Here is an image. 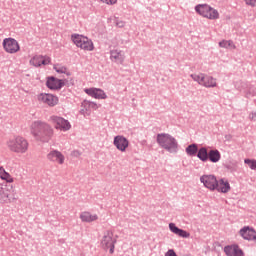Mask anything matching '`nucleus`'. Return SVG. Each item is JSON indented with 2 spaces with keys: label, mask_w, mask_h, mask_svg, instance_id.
Wrapping results in <instances>:
<instances>
[{
  "label": "nucleus",
  "mask_w": 256,
  "mask_h": 256,
  "mask_svg": "<svg viewBox=\"0 0 256 256\" xmlns=\"http://www.w3.org/2000/svg\"><path fill=\"white\" fill-rule=\"evenodd\" d=\"M246 95L247 97H256V88H249Z\"/></svg>",
  "instance_id": "obj_31"
},
{
  "label": "nucleus",
  "mask_w": 256,
  "mask_h": 256,
  "mask_svg": "<svg viewBox=\"0 0 256 256\" xmlns=\"http://www.w3.org/2000/svg\"><path fill=\"white\" fill-rule=\"evenodd\" d=\"M116 27H125V22L121 20H116Z\"/></svg>",
  "instance_id": "obj_34"
},
{
  "label": "nucleus",
  "mask_w": 256,
  "mask_h": 256,
  "mask_svg": "<svg viewBox=\"0 0 256 256\" xmlns=\"http://www.w3.org/2000/svg\"><path fill=\"white\" fill-rule=\"evenodd\" d=\"M79 219L82 223H95V221H99V215L90 211H83L80 213Z\"/></svg>",
  "instance_id": "obj_13"
},
{
  "label": "nucleus",
  "mask_w": 256,
  "mask_h": 256,
  "mask_svg": "<svg viewBox=\"0 0 256 256\" xmlns=\"http://www.w3.org/2000/svg\"><path fill=\"white\" fill-rule=\"evenodd\" d=\"M249 117L252 121H256V112L250 113Z\"/></svg>",
  "instance_id": "obj_35"
},
{
  "label": "nucleus",
  "mask_w": 256,
  "mask_h": 256,
  "mask_svg": "<svg viewBox=\"0 0 256 256\" xmlns=\"http://www.w3.org/2000/svg\"><path fill=\"white\" fill-rule=\"evenodd\" d=\"M72 41L76 47H79V49H82V51H93L95 49V46L93 45V41L91 39L79 35V34H74L72 35Z\"/></svg>",
  "instance_id": "obj_5"
},
{
  "label": "nucleus",
  "mask_w": 256,
  "mask_h": 256,
  "mask_svg": "<svg viewBox=\"0 0 256 256\" xmlns=\"http://www.w3.org/2000/svg\"><path fill=\"white\" fill-rule=\"evenodd\" d=\"M191 78L202 87H217V80L213 76H207L203 73L191 74Z\"/></svg>",
  "instance_id": "obj_8"
},
{
  "label": "nucleus",
  "mask_w": 256,
  "mask_h": 256,
  "mask_svg": "<svg viewBox=\"0 0 256 256\" xmlns=\"http://www.w3.org/2000/svg\"><path fill=\"white\" fill-rule=\"evenodd\" d=\"M29 129L30 135H32L35 141H38L39 143H49L55 135V129H53V126L41 120L32 122Z\"/></svg>",
  "instance_id": "obj_1"
},
{
  "label": "nucleus",
  "mask_w": 256,
  "mask_h": 256,
  "mask_svg": "<svg viewBox=\"0 0 256 256\" xmlns=\"http://www.w3.org/2000/svg\"><path fill=\"white\" fill-rule=\"evenodd\" d=\"M215 191H218V193H229L231 191V185L228 181L220 179L217 182Z\"/></svg>",
  "instance_id": "obj_20"
},
{
  "label": "nucleus",
  "mask_w": 256,
  "mask_h": 256,
  "mask_svg": "<svg viewBox=\"0 0 256 256\" xmlns=\"http://www.w3.org/2000/svg\"><path fill=\"white\" fill-rule=\"evenodd\" d=\"M51 63V58L49 56H34L30 60V65L33 67H41V65H49Z\"/></svg>",
  "instance_id": "obj_17"
},
{
  "label": "nucleus",
  "mask_w": 256,
  "mask_h": 256,
  "mask_svg": "<svg viewBox=\"0 0 256 256\" xmlns=\"http://www.w3.org/2000/svg\"><path fill=\"white\" fill-rule=\"evenodd\" d=\"M217 177L212 174H205L200 177V183L204 185L209 191H215L217 189Z\"/></svg>",
  "instance_id": "obj_10"
},
{
  "label": "nucleus",
  "mask_w": 256,
  "mask_h": 256,
  "mask_svg": "<svg viewBox=\"0 0 256 256\" xmlns=\"http://www.w3.org/2000/svg\"><path fill=\"white\" fill-rule=\"evenodd\" d=\"M102 3H106V5H115L117 0H100Z\"/></svg>",
  "instance_id": "obj_32"
},
{
  "label": "nucleus",
  "mask_w": 256,
  "mask_h": 256,
  "mask_svg": "<svg viewBox=\"0 0 256 256\" xmlns=\"http://www.w3.org/2000/svg\"><path fill=\"white\" fill-rule=\"evenodd\" d=\"M115 243H117V240L113 238V232L111 231L105 232L100 241L102 249L109 251L110 255L115 253Z\"/></svg>",
  "instance_id": "obj_6"
},
{
  "label": "nucleus",
  "mask_w": 256,
  "mask_h": 256,
  "mask_svg": "<svg viewBox=\"0 0 256 256\" xmlns=\"http://www.w3.org/2000/svg\"><path fill=\"white\" fill-rule=\"evenodd\" d=\"M224 253L226 256H243V250L240 249L239 245L232 244L224 247Z\"/></svg>",
  "instance_id": "obj_16"
},
{
  "label": "nucleus",
  "mask_w": 256,
  "mask_h": 256,
  "mask_svg": "<svg viewBox=\"0 0 256 256\" xmlns=\"http://www.w3.org/2000/svg\"><path fill=\"white\" fill-rule=\"evenodd\" d=\"M114 146L118 151L125 153L129 147V140L124 136L118 135L114 138Z\"/></svg>",
  "instance_id": "obj_12"
},
{
  "label": "nucleus",
  "mask_w": 256,
  "mask_h": 256,
  "mask_svg": "<svg viewBox=\"0 0 256 256\" xmlns=\"http://www.w3.org/2000/svg\"><path fill=\"white\" fill-rule=\"evenodd\" d=\"M219 47L223 49H235V44L231 40H222L219 42Z\"/></svg>",
  "instance_id": "obj_27"
},
{
  "label": "nucleus",
  "mask_w": 256,
  "mask_h": 256,
  "mask_svg": "<svg viewBox=\"0 0 256 256\" xmlns=\"http://www.w3.org/2000/svg\"><path fill=\"white\" fill-rule=\"evenodd\" d=\"M47 159L53 163H57L58 165H63L65 163V156L57 150L51 151L47 155Z\"/></svg>",
  "instance_id": "obj_15"
},
{
  "label": "nucleus",
  "mask_w": 256,
  "mask_h": 256,
  "mask_svg": "<svg viewBox=\"0 0 256 256\" xmlns=\"http://www.w3.org/2000/svg\"><path fill=\"white\" fill-rule=\"evenodd\" d=\"M50 121L58 131H69L71 129V123L63 117L53 115L50 117Z\"/></svg>",
  "instance_id": "obj_9"
},
{
  "label": "nucleus",
  "mask_w": 256,
  "mask_h": 256,
  "mask_svg": "<svg viewBox=\"0 0 256 256\" xmlns=\"http://www.w3.org/2000/svg\"><path fill=\"white\" fill-rule=\"evenodd\" d=\"M208 159L211 163H219L221 161V152L219 150H210L208 152Z\"/></svg>",
  "instance_id": "obj_25"
},
{
  "label": "nucleus",
  "mask_w": 256,
  "mask_h": 256,
  "mask_svg": "<svg viewBox=\"0 0 256 256\" xmlns=\"http://www.w3.org/2000/svg\"><path fill=\"white\" fill-rule=\"evenodd\" d=\"M54 69L56 73H65L66 75H71V73L67 72V68L64 66L55 65Z\"/></svg>",
  "instance_id": "obj_30"
},
{
  "label": "nucleus",
  "mask_w": 256,
  "mask_h": 256,
  "mask_svg": "<svg viewBox=\"0 0 256 256\" xmlns=\"http://www.w3.org/2000/svg\"><path fill=\"white\" fill-rule=\"evenodd\" d=\"M246 5H250V7H256V0H244Z\"/></svg>",
  "instance_id": "obj_33"
},
{
  "label": "nucleus",
  "mask_w": 256,
  "mask_h": 256,
  "mask_svg": "<svg viewBox=\"0 0 256 256\" xmlns=\"http://www.w3.org/2000/svg\"><path fill=\"white\" fill-rule=\"evenodd\" d=\"M84 91L90 97H105V91L99 88H86Z\"/></svg>",
  "instance_id": "obj_22"
},
{
  "label": "nucleus",
  "mask_w": 256,
  "mask_h": 256,
  "mask_svg": "<svg viewBox=\"0 0 256 256\" xmlns=\"http://www.w3.org/2000/svg\"><path fill=\"white\" fill-rule=\"evenodd\" d=\"M46 85L49 89L58 91V89H61V87H63V85H65V82L63 80L57 79L55 77H51L47 80Z\"/></svg>",
  "instance_id": "obj_18"
},
{
  "label": "nucleus",
  "mask_w": 256,
  "mask_h": 256,
  "mask_svg": "<svg viewBox=\"0 0 256 256\" xmlns=\"http://www.w3.org/2000/svg\"><path fill=\"white\" fill-rule=\"evenodd\" d=\"M0 179H2V181H5L6 183L15 182V179L13 178V176H11V174L5 171V168H3V166H0Z\"/></svg>",
  "instance_id": "obj_24"
},
{
  "label": "nucleus",
  "mask_w": 256,
  "mask_h": 256,
  "mask_svg": "<svg viewBox=\"0 0 256 256\" xmlns=\"http://www.w3.org/2000/svg\"><path fill=\"white\" fill-rule=\"evenodd\" d=\"M3 48L6 51V53H18L20 51L21 47L19 46V42L15 40L14 38H6L3 40Z\"/></svg>",
  "instance_id": "obj_11"
},
{
  "label": "nucleus",
  "mask_w": 256,
  "mask_h": 256,
  "mask_svg": "<svg viewBox=\"0 0 256 256\" xmlns=\"http://www.w3.org/2000/svg\"><path fill=\"white\" fill-rule=\"evenodd\" d=\"M196 13L206 17V19H219V12L207 4H199L195 7Z\"/></svg>",
  "instance_id": "obj_7"
},
{
  "label": "nucleus",
  "mask_w": 256,
  "mask_h": 256,
  "mask_svg": "<svg viewBox=\"0 0 256 256\" xmlns=\"http://www.w3.org/2000/svg\"><path fill=\"white\" fill-rule=\"evenodd\" d=\"M197 157L198 159H200V161H203L204 163L209 161V152H207V148H200L198 150Z\"/></svg>",
  "instance_id": "obj_26"
},
{
  "label": "nucleus",
  "mask_w": 256,
  "mask_h": 256,
  "mask_svg": "<svg viewBox=\"0 0 256 256\" xmlns=\"http://www.w3.org/2000/svg\"><path fill=\"white\" fill-rule=\"evenodd\" d=\"M156 141L158 145L162 147V149H165L169 153H175V151H177V147H179L177 139L167 133L158 134L156 137Z\"/></svg>",
  "instance_id": "obj_3"
},
{
  "label": "nucleus",
  "mask_w": 256,
  "mask_h": 256,
  "mask_svg": "<svg viewBox=\"0 0 256 256\" xmlns=\"http://www.w3.org/2000/svg\"><path fill=\"white\" fill-rule=\"evenodd\" d=\"M17 198L15 197V188L9 183H0V204L13 203Z\"/></svg>",
  "instance_id": "obj_4"
},
{
  "label": "nucleus",
  "mask_w": 256,
  "mask_h": 256,
  "mask_svg": "<svg viewBox=\"0 0 256 256\" xmlns=\"http://www.w3.org/2000/svg\"><path fill=\"white\" fill-rule=\"evenodd\" d=\"M97 107H98L97 104L91 101L84 100L82 103V108L80 110V113L84 117H89V115H91V111H95Z\"/></svg>",
  "instance_id": "obj_14"
},
{
  "label": "nucleus",
  "mask_w": 256,
  "mask_h": 256,
  "mask_svg": "<svg viewBox=\"0 0 256 256\" xmlns=\"http://www.w3.org/2000/svg\"><path fill=\"white\" fill-rule=\"evenodd\" d=\"M244 163L248 165L250 169L256 171V159H245Z\"/></svg>",
  "instance_id": "obj_29"
},
{
  "label": "nucleus",
  "mask_w": 256,
  "mask_h": 256,
  "mask_svg": "<svg viewBox=\"0 0 256 256\" xmlns=\"http://www.w3.org/2000/svg\"><path fill=\"white\" fill-rule=\"evenodd\" d=\"M39 102L44 105H48V107H55L57 103H59V98L57 97H40Z\"/></svg>",
  "instance_id": "obj_23"
},
{
  "label": "nucleus",
  "mask_w": 256,
  "mask_h": 256,
  "mask_svg": "<svg viewBox=\"0 0 256 256\" xmlns=\"http://www.w3.org/2000/svg\"><path fill=\"white\" fill-rule=\"evenodd\" d=\"M197 151H198V148H197L196 144H191L186 148V153H187V155H190V156L197 155Z\"/></svg>",
  "instance_id": "obj_28"
},
{
  "label": "nucleus",
  "mask_w": 256,
  "mask_h": 256,
  "mask_svg": "<svg viewBox=\"0 0 256 256\" xmlns=\"http://www.w3.org/2000/svg\"><path fill=\"white\" fill-rule=\"evenodd\" d=\"M6 147L11 153L25 155L29 151V140L21 135H14L6 141Z\"/></svg>",
  "instance_id": "obj_2"
},
{
  "label": "nucleus",
  "mask_w": 256,
  "mask_h": 256,
  "mask_svg": "<svg viewBox=\"0 0 256 256\" xmlns=\"http://www.w3.org/2000/svg\"><path fill=\"white\" fill-rule=\"evenodd\" d=\"M165 256H177V254H175V251L169 250Z\"/></svg>",
  "instance_id": "obj_36"
},
{
  "label": "nucleus",
  "mask_w": 256,
  "mask_h": 256,
  "mask_svg": "<svg viewBox=\"0 0 256 256\" xmlns=\"http://www.w3.org/2000/svg\"><path fill=\"white\" fill-rule=\"evenodd\" d=\"M110 59L114 61V63L121 64L123 63L125 57L123 56V52L119 50H112L110 52Z\"/></svg>",
  "instance_id": "obj_21"
},
{
  "label": "nucleus",
  "mask_w": 256,
  "mask_h": 256,
  "mask_svg": "<svg viewBox=\"0 0 256 256\" xmlns=\"http://www.w3.org/2000/svg\"><path fill=\"white\" fill-rule=\"evenodd\" d=\"M169 229L172 233H174V235H178V237H183L184 239H188V237H191V234H189V232L180 229L175 225V223H170Z\"/></svg>",
  "instance_id": "obj_19"
}]
</instances>
